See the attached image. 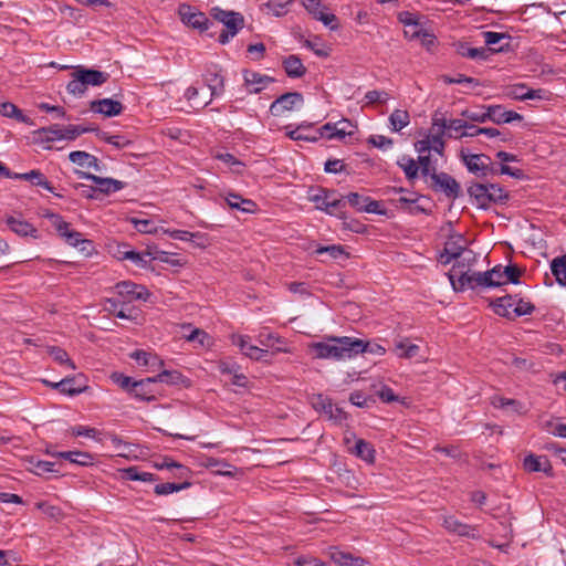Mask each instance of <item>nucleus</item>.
Instances as JSON below:
<instances>
[{"instance_id": "13", "label": "nucleus", "mask_w": 566, "mask_h": 566, "mask_svg": "<svg viewBox=\"0 0 566 566\" xmlns=\"http://www.w3.org/2000/svg\"><path fill=\"white\" fill-rule=\"evenodd\" d=\"M180 15L184 23L192 27L193 29H198L201 32L208 31L214 25V22L211 21L203 12L191 11L190 7H187L186 10H180Z\"/></svg>"}, {"instance_id": "16", "label": "nucleus", "mask_w": 566, "mask_h": 566, "mask_svg": "<svg viewBox=\"0 0 566 566\" xmlns=\"http://www.w3.org/2000/svg\"><path fill=\"white\" fill-rule=\"evenodd\" d=\"M90 109L102 114L105 117L118 116L123 113L124 106L120 102L112 98L95 99L90 103Z\"/></svg>"}, {"instance_id": "12", "label": "nucleus", "mask_w": 566, "mask_h": 566, "mask_svg": "<svg viewBox=\"0 0 566 566\" xmlns=\"http://www.w3.org/2000/svg\"><path fill=\"white\" fill-rule=\"evenodd\" d=\"M457 51L463 57H468V59H471V60L485 61V60H488L494 53L504 52L505 48L504 46H500V48H484V46L471 48L468 43L460 42L458 44Z\"/></svg>"}, {"instance_id": "20", "label": "nucleus", "mask_w": 566, "mask_h": 566, "mask_svg": "<svg viewBox=\"0 0 566 566\" xmlns=\"http://www.w3.org/2000/svg\"><path fill=\"white\" fill-rule=\"evenodd\" d=\"M244 84L248 87L249 93L256 94L261 92L268 84L274 82V78L262 75L254 71L245 70L243 72Z\"/></svg>"}, {"instance_id": "37", "label": "nucleus", "mask_w": 566, "mask_h": 566, "mask_svg": "<svg viewBox=\"0 0 566 566\" xmlns=\"http://www.w3.org/2000/svg\"><path fill=\"white\" fill-rule=\"evenodd\" d=\"M397 165L403 170L406 178L409 181H412L418 177L419 166L417 165V161L410 156H401L398 159Z\"/></svg>"}, {"instance_id": "64", "label": "nucleus", "mask_w": 566, "mask_h": 566, "mask_svg": "<svg viewBox=\"0 0 566 566\" xmlns=\"http://www.w3.org/2000/svg\"><path fill=\"white\" fill-rule=\"evenodd\" d=\"M484 42L489 48H492V45L497 44L503 39H511V36L507 33H499V32H492V31H485L483 32Z\"/></svg>"}, {"instance_id": "27", "label": "nucleus", "mask_w": 566, "mask_h": 566, "mask_svg": "<svg viewBox=\"0 0 566 566\" xmlns=\"http://www.w3.org/2000/svg\"><path fill=\"white\" fill-rule=\"evenodd\" d=\"M489 188V184H480V182H471L468 186V193L474 200L478 208L486 210V200L488 196L486 191Z\"/></svg>"}, {"instance_id": "40", "label": "nucleus", "mask_w": 566, "mask_h": 566, "mask_svg": "<svg viewBox=\"0 0 566 566\" xmlns=\"http://www.w3.org/2000/svg\"><path fill=\"white\" fill-rule=\"evenodd\" d=\"M191 486L190 481H184L180 483L175 482H166L155 485L154 492L157 495H168L174 492H179L186 489H189Z\"/></svg>"}, {"instance_id": "18", "label": "nucleus", "mask_w": 566, "mask_h": 566, "mask_svg": "<svg viewBox=\"0 0 566 566\" xmlns=\"http://www.w3.org/2000/svg\"><path fill=\"white\" fill-rule=\"evenodd\" d=\"M523 116L514 111H506L502 105L488 106V120L494 124H506L514 120H522Z\"/></svg>"}, {"instance_id": "26", "label": "nucleus", "mask_w": 566, "mask_h": 566, "mask_svg": "<svg viewBox=\"0 0 566 566\" xmlns=\"http://www.w3.org/2000/svg\"><path fill=\"white\" fill-rule=\"evenodd\" d=\"M489 188V184H480V182H471L468 186V193L474 200L478 208L486 210V200L488 196L486 191Z\"/></svg>"}, {"instance_id": "22", "label": "nucleus", "mask_w": 566, "mask_h": 566, "mask_svg": "<svg viewBox=\"0 0 566 566\" xmlns=\"http://www.w3.org/2000/svg\"><path fill=\"white\" fill-rule=\"evenodd\" d=\"M6 222L10 230L20 237L30 235L34 239L39 238L38 229L25 220L17 219L14 217H8Z\"/></svg>"}, {"instance_id": "41", "label": "nucleus", "mask_w": 566, "mask_h": 566, "mask_svg": "<svg viewBox=\"0 0 566 566\" xmlns=\"http://www.w3.org/2000/svg\"><path fill=\"white\" fill-rule=\"evenodd\" d=\"M337 192L335 190H328L325 188H317L312 190L310 193V200L316 203V208L321 210V207H325L328 201L335 197Z\"/></svg>"}, {"instance_id": "15", "label": "nucleus", "mask_w": 566, "mask_h": 566, "mask_svg": "<svg viewBox=\"0 0 566 566\" xmlns=\"http://www.w3.org/2000/svg\"><path fill=\"white\" fill-rule=\"evenodd\" d=\"M156 380L155 377H147L140 380H136L133 384L130 395L142 401H154L156 400Z\"/></svg>"}, {"instance_id": "60", "label": "nucleus", "mask_w": 566, "mask_h": 566, "mask_svg": "<svg viewBox=\"0 0 566 566\" xmlns=\"http://www.w3.org/2000/svg\"><path fill=\"white\" fill-rule=\"evenodd\" d=\"M313 407L316 410L323 411L328 416V413H332V410H334V405L332 403V400L318 395L315 400L313 401Z\"/></svg>"}, {"instance_id": "46", "label": "nucleus", "mask_w": 566, "mask_h": 566, "mask_svg": "<svg viewBox=\"0 0 566 566\" xmlns=\"http://www.w3.org/2000/svg\"><path fill=\"white\" fill-rule=\"evenodd\" d=\"M258 342L261 346L273 348L275 344L282 345L285 344V340L281 338L279 335L271 333L266 329H263L258 335Z\"/></svg>"}, {"instance_id": "62", "label": "nucleus", "mask_w": 566, "mask_h": 566, "mask_svg": "<svg viewBox=\"0 0 566 566\" xmlns=\"http://www.w3.org/2000/svg\"><path fill=\"white\" fill-rule=\"evenodd\" d=\"M389 98V95L387 92L385 91H376V90H373V91H368L366 94H365V99L367 101L368 104H374V103H386Z\"/></svg>"}, {"instance_id": "28", "label": "nucleus", "mask_w": 566, "mask_h": 566, "mask_svg": "<svg viewBox=\"0 0 566 566\" xmlns=\"http://www.w3.org/2000/svg\"><path fill=\"white\" fill-rule=\"evenodd\" d=\"M45 384L52 386L53 388L57 389L62 394H66L70 396H75L84 391L85 386L81 384H76L75 377H66L59 382H49L44 381Z\"/></svg>"}, {"instance_id": "21", "label": "nucleus", "mask_w": 566, "mask_h": 566, "mask_svg": "<svg viewBox=\"0 0 566 566\" xmlns=\"http://www.w3.org/2000/svg\"><path fill=\"white\" fill-rule=\"evenodd\" d=\"M523 467L528 472H544L546 475H553V468L547 457L528 454L525 457Z\"/></svg>"}, {"instance_id": "9", "label": "nucleus", "mask_w": 566, "mask_h": 566, "mask_svg": "<svg viewBox=\"0 0 566 566\" xmlns=\"http://www.w3.org/2000/svg\"><path fill=\"white\" fill-rule=\"evenodd\" d=\"M76 174L80 178L92 180L94 184H96V191L108 195L112 192H116L118 190H122L125 187V182L120 180H116L113 178H103L90 172L80 171L77 170Z\"/></svg>"}, {"instance_id": "19", "label": "nucleus", "mask_w": 566, "mask_h": 566, "mask_svg": "<svg viewBox=\"0 0 566 566\" xmlns=\"http://www.w3.org/2000/svg\"><path fill=\"white\" fill-rule=\"evenodd\" d=\"M206 85L210 90L211 97H219L224 92V77L217 66L208 69L203 75Z\"/></svg>"}, {"instance_id": "31", "label": "nucleus", "mask_w": 566, "mask_h": 566, "mask_svg": "<svg viewBox=\"0 0 566 566\" xmlns=\"http://www.w3.org/2000/svg\"><path fill=\"white\" fill-rule=\"evenodd\" d=\"M488 190L486 195H489L488 197L490 198L486 200V209H489L491 205H505L510 199V193L497 184H489Z\"/></svg>"}, {"instance_id": "11", "label": "nucleus", "mask_w": 566, "mask_h": 566, "mask_svg": "<svg viewBox=\"0 0 566 566\" xmlns=\"http://www.w3.org/2000/svg\"><path fill=\"white\" fill-rule=\"evenodd\" d=\"M442 526L450 533L462 537L478 539L480 537L478 526L460 522L455 516H446Z\"/></svg>"}, {"instance_id": "6", "label": "nucleus", "mask_w": 566, "mask_h": 566, "mask_svg": "<svg viewBox=\"0 0 566 566\" xmlns=\"http://www.w3.org/2000/svg\"><path fill=\"white\" fill-rule=\"evenodd\" d=\"M461 158L467 169L478 177L484 178L496 172L491 163L490 156L485 154L465 155L461 151Z\"/></svg>"}, {"instance_id": "44", "label": "nucleus", "mask_w": 566, "mask_h": 566, "mask_svg": "<svg viewBox=\"0 0 566 566\" xmlns=\"http://www.w3.org/2000/svg\"><path fill=\"white\" fill-rule=\"evenodd\" d=\"M354 343H358L359 345L357 350L355 352V356L363 353H369L374 355H384L386 353V348L376 343L365 342L363 339L355 337Z\"/></svg>"}, {"instance_id": "36", "label": "nucleus", "mask_w": 566, "mask_h": 566, "mask_svg": "<svg viewBox=\"0 0 566 566\" xmlns=\"http://www.w3.org/2000/svg\"><path fill=\"white\" fill-rule=\"evenodd\" d=\"M551 270L556 282L562 286H566V254L553 259Z\"/></svg>"}, {"instance_id": "39", "label": "nucleus", "mask_w": 566, "mask_h": 566, "mask_svg": "<svg viewBox=\"0 0 566 566\" xmlns=\"http://www.w3.org/2000/svg\"><path fill=\"white\" fill-rule=\"evenodd\" d=\"M72 77L73 78L66 85V91L76 97L83 96L87 91V86L82 75L78 74L77 69L73 72Z\"/></svg>"}, {"instance_id": "58", "label": "nucleus", "mask_w": 566, "mask_h": 566, "mask_svg": "<svg viewBox=\"0 0 566 566\" xmlns=\"http://www.w3.org/2000/svg\"><path fill=\"white\" fill-rule=\"evenodd\" d=\"M111 379L118 385L122 389L126 390L129 395L132 392L133 384L136 381L132 377L125 376L122 373H113Z\"/></svg>"}, {"instance_id": "34", "label": "nucleus", "mask_w": 566, "mask_h": 566, "mask_svg": "<svg viewBox=\"0 0 566 566\" xmlns=\"http://www.w3.org/2000/svg\"><path fill=\"white\" fill-rule=\"evenodd\" d=\"M0 113L10 118H14L20 123H24L28 125L32 124V120L29 116L24 115L21 109H19L13 103L4 102L0 104Z\"/></svg>"}, {"instance_id": "47", "label": "nucleus", "mask_w": 566, "mask_h": 566, "mask_svg": "<svg viewBox=\"0 0 566 566\" xmlns=\"http://www.w3.org/2000/svg\"><path fill=\"white\" fill-rule=\"evenodd\" d=\"M49 353L59 364L66 365L72 370L76 368L74 361L69 357V354L63 348L53 346L50 348Z\"/></svg>"}, {"instance_id": "52", "label": "nucleus", "mask_w": 566, "mask_h": 566, "mask_svg": "<svg viewBox=\"0 0 566 566\" xmlns=\"http://www.w3.org/2000/svg\"><path fill=\"white\" fill-rule=\"evenodd\" d=\"M283 129L285 130L286 137L291 140L315 143V137H312L311 134H300L297 127H294L292 124L284 126Z\"/></svg>"}, {"instance_id": "43", "label": "nucleus", "mask_w": 566, "mask_h": 566, "mask_svg": "<svg viewBox=\"0 0 566 566\" xmlns=\"http://www.w3.org/2000/svg\"><path fill=\"white\" fill-rule=\"evenodd\" d=\"M130 357L135 359L139 365L143 366H163L164 361L160 360L156 355L151 353L138 349L130 354Z\"/></svg>"}, {"instance_id": "51", "label": "nucleus", "mask_w": 566, "mask_h": 566, "mask_svg": "<svg viewBox=\"0 0 566 566\" xmlns=\"http://www.w3.org/2000/svg\"><path fill=\"white\" fill-rule=\"evenodd\" d=\"M316 254H323L327 253L332 259H339L340 256L345 255L346 258L348 254L345 252L344 248L339 244H332V245H318L315 250Z\"/></svg>"}, {"instance_id": "38", "label": "nucleus", "mask_w": 566, "mask_h": 566, "mask_svg": "<svg viewBox=\"0 0 566 566\" xmlns=\"http://www.w3.org/2000/svg\"><path fill=\"white\" fill-rule=\"evenodd\" d=\"M122 472L123 478L129 481L153 482L158 480V478L155 474L139 471L137 467L126 468Z\"/></svg>"}, {"instance_id": "23", "label": "nucleus", "mask_w": 566, "mask_h": 566, "mask_svg": "<svg viewBox=\"0 0 566 566\" xmlns=\"http://www.w3.org/2000/svg\"><path fill=\"white\" fill-rule=\"evenodd\" d=\"M282 65L286 75L291 78H300L306 73V67L302 63V60L294 54L284 57Z\"/></svg>"}, {"instance_id": "54", "label": "nucleus", "mask_w": 566, "mask_h": 566, "mask_svg": "<svg viewBox=\"0 0 566 566\" xmlns=\"http://www.w3.org/2000/svg\"><path fill=\"white\" fill-rule=\"evenodd\" d=\"M461 116L471 122L485 123L488 122V106H482L481 111L464 109Z\"/></svg>"}, {"instance_id": "1", "label": "nucleus", "mask_w": 566, "mask_h": 566, "mask_svg": "<svg viewBox=\"0 0 566 566\" xmlns=\"http://www.w3.org/2000/svg\"><path fill=\"white\" fill-rule=\"evenodd\" d=\"M358 343L349 336H325L322 342L311 344L312 353L318 359L344 360L355 357Z\"/></svg>"}, {"instance_id": "30", "label": "nucleus", "mask_w": 566, "mask_h": 566, "mask_svg": "<svg viewBox=\"0 0 566 566\" xmlns=\"http://www.w3.org/2000/svg\"><path fill=\"white\" fill-rule=\"evenodd\" d=\"M14 179L28 180L32 185L43 187L44 189L54 192V188L51 186L50 181L46 179L44 174H42L39 169H33L24 174L15 172Z\"/></svg>"}, {"instance_id": "29", "label": "nucleus", "mask_w": 566, "mask_h": 566, "mask_svg": "<svg viewBox=\"0 0 566 566\" xmlns=\"http://www.w3.org/2000/svg\"><path fill=\"white\" fill-rule=\"evenodd\" d=\"M156 384L157 382H165L167 385H180L184 387L190 386V379L185 377L180 371L178 370H163L158 375L154 376Z\"/></svg>"}, {"instance_id": "5", "label": "nucleus", "mask_w": 566, "mask_h": 566, "mask_svg": "<svg viewBox=\"0 0 566 566\" xmlns=\"http://www.w3.org/2000/svg\"><path fill=\"white\" fill-rule=\"evenodd\" d=\"M430 179L432 190L443 192L449 199L454 200L462 193L460 184L447 172H437L433 168Z\"/></svg>"}, {"instance_id": "24", "label": "nucleus", "mask_w": 566, "mask_h": 566, "mask_svg": "<svg viewBox=\"0 0 566 566\" xmlns=\"http://www.w3.org/2000/svg\"><path fill=\"white\" fill-rule=\"evenodd\" d=\"M78 74L82 75L86 86H101L107 82L109 74L103 71L85 69L84 66H77Z\"/></svg>"}, {"instance_id": "53", "label": "nucleus", "mask_w": 566, "mask_h": 566, "mask_svg": "<svg viewBox=\"0 0 566 566\" xmlns=\"http://www.w3.org/2000/svg\"><path fill=\"white\" fill-rule=\"evenodd\" d=\"M368 198V196H363L358 192H349L345 197L349 206L353 207L358 212H364V207L366 206Z\"/></svg>"}, {"instance_id": "25", "label": "nucleus", "mask_w": 566, "mask_h": 566, "mask_svg": "<svg viewBox=\"0 0 566 566\" xmlns=\"http://www.w3.org/2000/svg\"><path fill=\"white\" fill-rule=\"evenodd\" d=\"M69 159L73 164L78 165L81 167L93 168L96 171L102 170L99 160L95 156H93L86 151H82V150L71 151L69 155Z\"/></svg>"}, {"instance_id": "55", "label": "nucleus", "mask_w": 566, "mask_h": 566, "mask_svg": "<svg viewBox=\"0 0 566 566\" xmlns=\"http://www.w3.org/2000/svg\"><path fill=\"white\" fill-rule=\"evenodd\" d=\"M502 272H503V275H505L506 284L507 283L518 284L520 283V276L522 275L523 270L520 269L515 264H510V265L503 266V271Z\"/></svg>"}, {"instance_id": "33", "label": "nucleus", "mask_w": 566, "mask_h": 566, "mask_svg": "<svg viewBox=\"0 0 566 566\" xmlns=\"http://www.w3.org/2000/svg\"><path fill=\"white\" fill-rule=\"evenodd\" d=\"M353 453L369 464L375 462V449L370 442L364 439L356 441Z\"/></svg>"}, {"instance_id": "50", "label": "nucleus", "mask_w": 566, "mask_h": 566, "mask_svg": "<svg viewBox=\"0 0 566 566\" xmlns=\"http://www.w3.org/2000/svg\"><path fill=\"white\" fill-rule=\"evenodd\" d=\"M332 557L335 563H337L342 566H352V565L359 566L360 563L363 562V559L359 557H354L349 553H344V552H339V551L333 553Z\"/></svg>"}, {"instance_id": "56", "label": "nucleus", "mask_w": 566, "mask_h": 566, "mask_svg": "<svg viewBox=\"0 0 566 566\" xmlns=\"http://www.w3.org/2000/svg\"><path fill=\"white\" fill-rule=\"evenodd\" d=\"M165 233H167L170 238L181 241H191L192 239H205V234L202 233H192L185 230H166Z\"/></svg>"}, {"instance_id": "32", "label": "nucleus", "mask_w": 566, "mask_h": 566, "mask_svg": "<svg viewBox=\"0 0 566 566\" xmlns=\"http://www.w3.org/2000/svg\"><path fill=\"white\" fill-rule=\"evenodd\" d=\"M57 457L69 460L71 463L81 465V467H88L94 463V457L84 451H63L59 452Z\"/></svg>"}, {"instance_id": "57", "label": "nucleus", "mask_w": 566, "mask_h": 566, "mask_svg": "<svg viewBox=\"0 0 566 566\" xmlns=\"http://www.w3.org/2000/svg\"><path fill=\"white\" fill-rule=\"evenodd\" d=\"M467 127V120L464 119H451L448 120L446 135L449 138H455L459 136L463 129Z\"/></svg>"}, {"instance_id": "61", "label": "nucleus", "mask_w": 566, "mask_h": 566, "mask_svg": "<svg viewBox=\"0 0 566 566\" xmlns=\"http://www.w3.org/2000/svg\"><path fill=\"white\" fill-rule=\"evenodd\" d=\"M136 230L140 233H155L157 229L154 226V222L148 219H132Z\"/></svg>"}, {"instance_id": "14", "label": "nucleus", "mask_w": 566, "mask_h": 566, "mask_svg": "<svg viewBox=\"0 0 566 566\" xmlns=\"http://www.w3.org/2000/svg\"><path fill=\"white\" fill-rule=\"evenodd\" d=\"M302 4L310 14L322 21L324 25L328 27L331 30L337 29L338 25L334 24V22L337 21L336 15L324 12L321 0H302Z\"/></svg>"}, {"instance_id": "8", "label": "nucleus", "mask_w": 566, "mask_h": 566, "mask_svg": "<svg viewBox=\"0 0 566 566\" xmlns=\"http://www.w3.org/2000/svg\"><path fill=\"white\" fill-rule=\"evenodd\" d=\"M464 238L462 234L450 235V238L444 243L443 251L439 256V262L441 264H449L452 260H458L464 253L463 243Z\"/></svg>"}, {"instance_id": "2", "label": "nucleus", "mask_w": 566, "mask_h": 566, "mask_svg": "<svg viewBox=\"0 0 566 566\" xmlns=\"http://www.w3.org/2000/svg\"><path fill=\"white\" fill-rule=\"evenodd\" d=\"M490 306L496 315L510 321L531 315L535 311V305L520 294H505L496 297L490 302Z\"/></svg>"}, {"instance_id": "63", "label": "nucleus", "mask_w": 566, "mask_h": 566, "mask_svg": "<svg viewBox=\"0 0 566 566\" xmlns=\"http://www.w3.org/2000/svg\"><path fill=\"white\" fill-rule=\"evenodd\" d=\"M412 38H419L421 40V43L428 49L433 46L436 43V36L421 28L413 31Z\"/></svg>"}, {"instance_id": "10", "label": "nucleus", "mask_w": 566, "mask_h": 566, "mask_svg": "<svg viewBox=\"0 0 566 566\" xmlns=\"http://www.w3.org/2000/svg\"><path fill=\"white\" fill-rule=\"evenodd\" d=\"M250 337L247 335H233L232 343L240 348L242 354L250 357L253 360H268L269 352L268 349L260 348L254 346L250 342Z\"/></svg>"}, {"instance_id": "17", "label": "nucleus", "mask_w": 566, "mask_h": 566, "mask_svg": "<svg viewBox=\"0 0 566 566\" xmlns=\"http://www.w3.org/2000/svg\"><path fill=\"white\" fill-rule=\"evenodd\" d=\"M118 295L133 300H146L149 295L148 290L144 285L135 284L130 281H122L115 285Z\"/></svg>"}, {"instance_id": "7", "label": "nucleus", "mask_w": 566, "mask_h": 566, "mask_svg": "<svg viewBox=\"0 0 566 566\" xmlns=\"http://www.w3.org/2000/svg\"><path fill=\"white\" fill-rule=\"evenodd\" d=\"M304 103L303 95L298 92H289L279 96L270 105V113L273 116H282L285 112L301 107Z\"/></svg>"}, {"instance_id": "3", "label": "nucleus", "mask_w": 566, "mask_h": 566, "mask_svg": "<svg viewBox=\"0 0 566 566\" xmlns=\"http://www.w3.org/2000/svg\"><path fill=\"white\" fill-rule=\"evenodd\" d=\"M454 291H464L465 289H485L499 287L500 281H493L494 274L491 270L484 272H460L459 279L455 281V269L448 274Z\"/></svg>"}, {"instance_id": "35", "label": "nucleus", "mask_w": 566, "mask_h": 566, "mask_svg": "<svg viewBox=\"0 0 566 566\" xmlns=\"http://www.w3.org/2000/svg\"><path fill=\"white\" fill-rule=\"evenodd\" d=\"M419 346L416 344H410L407 338L396 340L395 343V353L400 358H412L418 355Z\"/></svg>"}, {"instance_id": "45", "label": "nucleus", "mask_w": 566, "mask_h": 566, "mask_svg": "<svg viewBox=\"0 0 566 566\" xmlns=\"http://www.w3.org/2000/svg\"><path fill=\"white\" fill-rule=\"evenodd\" d=\"M39 135L45 142L63 140L62 126L57 124L41 128Z\"/></svg>"}, {"instance_id": "48", "label": "nucleus", "mask_w": 566, "mask_h": 566, "mask_svg": "<svg viewBox=\"0 0 566 566\" xmlns=\"http://www.w3.org/2000/svg\"><path fill=\"white\" fill-rule=\"evenodd\" d=\"M346 206L345 197L339 198L336 193L335 197H333L328 203L325 205V207H321L322 211H325L326 213L331 216H340L343 212V208Z\"/></svg>"}, {"instance_id": "59", "label": "nucleus", "mask_w": 566, "mask_h": 566, "mask_svg": "<svg viewBox=\"0 0 566 566\" xmlns=\"http://www.w3.org/2000/svg\"><path fill=\"white\" fill-rule=\"evenodd\" d=\"M448 125V119L446 118L444 114L440 111H436L432 116V129L436 132V134H446V128Z\"/></svg>"}, {"instance_id": "42", "label": "nucleus", "mask_w": 566, "mask_h": 566, "mask_svg": "<svg viewBox=\"0 0 566 566\" xmlns=\"http://www.w3.org/2000/svg\"><path fill=\"white\" fill-rule=\"evenodd\" d=\"M389 122L391 125V129L394 132H399L410 123V116L407 111L395 109L389 116Z\"/></svg>"}, {"instance_id": "49", "label": "nucleus", "mask_w": 566, "mask_h": 566, "mask_svg": "<svg viewBox=\"0 0 566 566\" xmlns=\"http://www.w3.org/2000/svg\"><path fill=\"white\" fill-rule=\"evenodd\" d=\"M492 405L495 408H502V409L512 408V410L515 412H521V409L523 407V405L515 399L504 398V397H500V396L493 397Z\"/></svg>"}, {"instance_id": "4", "label": "nucleus", "mask_w": 566, "mask_h": 566, "mask_svg": "<svg viewBox=\"0 0 566 566\" xmlns=\"http://www.w3.org/2000/svg\"><path fill=\"white\" fill-rule=\"evenodd\" d=\"M210 17L224 25V30L220 32L218 38L221 44H227L244 27V17L240 12L227 11L214 7L210 10Z\"/></svg>"}]
</instances>
